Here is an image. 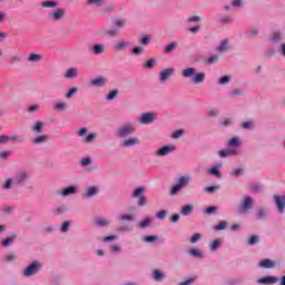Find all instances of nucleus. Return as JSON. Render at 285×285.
<instances>
[{"mask_svg": "<svg viewBox=\"0 0 285 285\" xmlns=\"http://www.w3.org/2000/svg\"><path fill=\"white\" fill-rule=\"evenodd\" d=\"M31 141L36 145L46 144V141H48V135H40L37 138H33Z\"/></svg>", "mask_w": 285, "mask_h": 285, "instance_id": "obj_19", "label": "nucleus"}, {"mask_svg": "<svg viewBox=\"0 0 285 285\" xmlns=\"http://www.w3.org/2000/svg\"><path fill=\"white\" fill-rule=\"evenodd\" d=\"M41 268V263L35 261L31 265H29L22 273L24 277H31V275L37 274V271Z\"/></svg>", "mask_w": 285, "mask_h": 285, "instance_id": "obj_4", "label": "nucleus"}, {"mask_svg": "<svg viewBox=\"0 0 285 285\" xmlns=\"http://www.w3.org/2000/svg\"><path fill=\"white\" fill-rule=\"evenodd\" d=\"M277 282H279V279L275 276H265L258 279V284H266V285L277 284Z\"/></svg>", "mask_w": 285, "mask_h": 285, "instance_id": "obj_8", "label": "nucleus"}, {"mask_svg": "<svg viewBox=\"0 0 285 285\" xmlns=\"http://www.w3.org/2000/svg\"><path fill=\"white\" fill-rule=\"evenodd\" d=\"M145 193L146 188L144 187H139L134 191L132 197L138 198V206H146V196H144Z\"/></svg>", "mask_w": 285, "mask_h": 285, "instance_id": "obj_5", "label": "nucleus"}, {"mask_svg": "<svg viewBox=\"0 0 285 285\" xmlns=\"http://www.w3.org/2000/svg\"><path fill=\"white\" fill-rule=\"evenodd\" d=\"M106 0H87L89 6H96L97 8H101Z\"/></svg>", "mask_w": 285, "mask_h": 285, "instance_id": "obj_30", "label": "nucleus"}, {"mask_svg": "<svg viewBox=\"0 0 285 285\" xmlns=\"http://www.w3.org/2000/svg\"><path fill=\"white\" fill-rule=\"evenodd\" d=\"M107 81L108 80L106 78H104V77H97V78L90 80V86H95L97 88H101V86H106Z\"/></svg>", "mask_w": 285, "mask_h": 285, "instance_id": "obj_11", "label": "nucleus"}, {"mask_svg": "<svg viewBox=\"0 0 285 285\" xmlns=\"http://www.w3.org/2000/svg\"><path fill=\"white\" fill-rule=\"evenodd\" d=\"M218 83H220L222 86H226V83H230V77L224 76V77L219 78Z\"/></svg>", "mask_w": 285, "mask_h": 285, "instance_id": "obj_40", "label": "nucleus"}, {"mask_svg": "<svg viewBox=\"0 0 285 285\" xmlns=\"http://www.w3.org/2000/svg\"><path fill=\"white\" fill-rule=\"evenodd\" d=\"M233 21V18L225 16L220 19V23H223V26H226L227 23H230Z\"/></svg>", "mask_w": 285, "mask_h": 285, "instance_id": "obj_54", "label": "nucleus"}, {"mask_svg": "<svg viewBox=\"0 0 285 285\" xmlns=\"http://www.w3.org/2000/svg\"><path fill=\"white\" fill-rule=\"evenodd\" d=\"M202 239V234L196 233L190 237V244H197L198 240Z\"/></svg>", "mask_w": 285, "mask_h": 285, "instance_id": "obj_39", "label": "nucleus"}, {"mask_svg": "<svg viewBox=\"0 0 285 285\" xmlns=\"http://www.w3.org/2000/svg\"><path fill=\"white\" fill-rule=\"evenodd\" d=\"M79 92V88L73 87L66 94V99H71L72 96L77 95Z\"/></svg>", "mask_w": 285, "mask_h": 285, "instance_id": "obj_35", "label": "nucleus"}, {"mask_svg": "<svg viewBox=\"0 0 285 285\" xmlns=\"http://www.w3.org/2000/svg\"><path fill=\"white\" fill-rule=\"evenodd\" d=\"M2 188H3L4 190H10V188H12V178H8V179L6 180V183L3 184Z\"/></svg>", "mask_w": 285, "mask_h": 285, "instance_id": "obj_43", "label": "nucleus"}, {"mask_svg": "<svg viewBox=\"0 0 285 285\" xmlns=\"http://www.w3.org/2000/svg\"><path fill=\"white\" fill-rule=\"evenodd\" d=\"M63 17H66V9H63V8H58L48 13V19L50 21H61V19H63Z\"/></svg>", "mask_w": 285, "mask_h": 285, "instance_id": "obj_3", "label": "nucleus"}, {"mask_svg": "<svg viewBox=\"0 0 285 285\" xmlns=\"http://www.w3.org/2000/svg\"><path fill=\"white\" fill-rule=\"evenodd\" d=\"M116 26L117 28H124V26H126V20H116Z\"/></svg>", "mask_w": 285, "mask_h": 285, "instance_id": "obj_63", "label": "nucleus"}, {"mask_svg": "<svg viewBox=\"0 0 285 285\" xmlns=\"http://www.w3.org/2000/svg\"><path fill=\"white\" fill-rule=\"evenodd\" d=\"M266 215H267V212H266V210H264L263 208L258 209V212H257V217H258L259 219H266Z\"/></svg>", "mask_w": 285, "mask_h": 285, "instance_id": "obj_50", "label": "nucleus"}, {"mask_svg": "<svg viewBox=\"0 0 285 285\" xmlns=\"http://www.w3.org/2000/svg\"><path fill=\"white\" fill-rule=\"evenodd\" d=\"M257 242H259V236H250L249 239H248V244L249 246H255V244H257Z\"/></svg>", "mask_w": 285, "mask_h": 285, "instance_id": "obj_42", "label": "nucleus"}, {"mask_svg": "<svg viewBox=\"0 0 285 285\" xmlns=\"http://www.w3.org/2000/svg\"><path fill=\"white\" fill-rule=\"evenodd\" d=\"M30 177V173L20 170L17 175L18 184H24V181Z\"/></svg>", "mask_w": 285, "mask_h": 285, "instance_id": "obj_13", "label": "nucleus"}, {"mask_svg": "<svg viewBox=\"0 0 285 285\" xmlns=\"http://www.w3.org/2000/svg\"><path fill=\"white\" fill-rule=\"evenodd\" d=\"M121 146L125 148H130V146H139V138H129L127 140H124Z\"/></svg>", "mask_w": 285, "mask_h": 285, "instance_id": "obj_15", "label": "nucleus"}, {"mask_svg": "<svg viewBox=\"0 0 285 285\" xmlns=\"http://www.w3.org/2000/svg\"><path fill=\"white\" fill-rule=\"evenodd\" d=\"M97 139L96 134H89L87 137H85L83 141L85 144H92Z\"/></svg>", "mask_w": 285, "mask_h": 285, "instance_id": "obj_34", "label": "nucleus"}, {"mask_svg": "<svg viewBox=\"0 0 285 285\" xmlns=\"http://www.w3.org/2000/svg\"><path fill=\"white\" fill-rule=\"evenodd\" d=\"M234 177H239L242 175H244V169L238 168L233 173Z\"/></svg>", "mask_w": 285, "mask_h": 285, "instance_id": "obj_64", "label": "nucleus"}, {"mask_svg": "<svg viewBox=\"0 0 285 285\" xmlns=\"http://www.w3.org/2000/svg\"><path fill=\"white\" fill-rule=\"evenodd\" d=\"M140 43L142 46H148L150 43V36H145L141 38Z\"/></svg>", "mask_w": 285, "mask_h": 285, "instance_id": "obj_56", "label": "nucleus"}, {"mask_svg": "<svg viewBox=\"0 0 285 285\" xmlns=\"http://www.w3.org/2000/svg\"><path fill=\"white\" fill-rule=\"evenodd\" d=\"M193 210H195V206L186 205L180 209V215L188 217L189 215H193Z\"/></svg>", "mask_w": 285, "mask_h": 285, "instance_id": "obj_16", "label": "nucleus"}, {"mask_svg": "<svg viewBox=\"0 0 285 285\" xmlns=\"http://www.w3.org/2000/svg\"><path fill=\"white\" fill-rule=\"evenodd\" d=\"M119 219L121 222H132V219H135V216H132V215H122V216L119 217Z\"/></svg>", "mask_w": 285, "mask_h": 285, "instance_id": "obj_46", "label": "nucleus"}, {"mask_svg": "<svg viewBox=\"0 0 285 285\" xmlns=\"http://www.w3.org/2000/svg\"><path fill=\"white\" fill-rule=\"evenodd\" d=\"M175 48H177V42H170L169 45H167L165 47L164 53L169 55V52H173V50H175Z\"/></svg>", "mask_w": 285, "mask_h": 285, "instance_id": "obj_28", "label": "nucleus"}, {"mask_svg": "<svg viewBox=\"0 0 285 285\" xmlns=\"http://www.w3.org/2000/svg\"><path fill=\"white\" fill-rule=\"evenodd\" d=\"M175 150V146H164L161 147L156 155L158 157H166V155H168L169 153H173Z\"/></svg>", "mask_w": 285, "mask_h": 285, "instance_id": "obj_10", "label": "nucleus"}, {"mask_svg": "<svg viewBox=\"0 0 285 285\" xmlns=\"http://www.w3.org/2000/svg\"><path fill=\"white\" fill-rule=\"evenodd\" d=\"M175 73V69L167 68L164 69L159 75V81L164 82L168 79V77L173 76Z\"/></svg>", "mask_w": 285, "mask_h": 285, "instance_id": "obj_9", "label": "nucleus"}, {"mask_svg": "<svg viewBox=\"0 0 285 285\" xmlns=\"http://www.w3.org/2000/svg\"><path fill=\"white\" fill-rule=\"evenodd\" d=\"M275 204L278 208L279 213H284L285 208V196L275 195L274 196Z\"/></svg>", "mask_w": 285, "mask_h": 285, "instance_id": "obj_7", "label": "nucleus"}, {"mask_svg": "<svg viewBox=\"0 0 285 285\" xmlns=\"http://www.w3.org/2000/svg\"><path fill=\"white\" fill-rule=\"evenodd\" d=\"M131 52H132L134 55H142V53H144V48H141V47H134V48L131 49Z\"/></svg>", "mask_w": 285, "mask_h": 285, "instance_id": "obj_53", "label": "nucleus"}, {"mask_svg": "<svg viewBox=\"0 0 285 285\" xmlns=\"http://www.w3.org/2000/svg\"><path fill=\"white\" fill-rule=\"evenodd\" d=\"M117 95H119V90L115 89V90L110 91L108 94V96L106 97L107 101H112V99H115L117 97Z\"/></svg>", "mask_w": 285, "mask_h": 285, "instance_id": "obj_36", "label": "nucleus"}, {"mask_svg": "<svg viewBox=\"0 0 285 285\" xmlns=\"http://www.w3.org/2000/svg\"><path fill=\"white\" fill-rule=\"evenodd\" d=\"M158 237L157 236H145L144 242L149 244L150 242H157Z\"/></svg>", "mask_w": 285, "mask_h": 285, "instance_id": "obj_57", "label": "nucleus"}, {"mask_svg": "<svg viewBox=\"0 0 285 285\" xmlns=\"http://www.w3.org/2000/svg\"><path fill=\"white\" fill-rule=\"evenodd\" d=\"M213 213H217V207L210 206L205 209V215H213Z\"/></svg>", "mask_w": 285, "mask_h": 285, "instance_id": "obj_49", "label": "nucleus"}, {"mask_svg": "<svg viewBox=\"0 0 285 285\" xmlns=\"http://www.w3.org/2000/svg\"><path fill=\"white\" fill-rule=\"evenodd\" d=\"M226 226H228V223H226V220H222L215 226V230H226Z\"/></svg>", "mask_w": 285, "mask_h": 285, "instance_id": "obj_38", "label": "nucleus"}, {"mask_svg": "<svg viewBox=\"0 0 285 285\" xmlns=\"http://www.w3.org/2000/svg\"><path fill=\"white\" fill-rule=\"evenodd\" d=\"M137 128L135 127V124L128 122L122 125L120 128L117 129L118 137H128L129 135H132Z\"/></svg>", "mask_w": 285, "mask_h": 285, "instance_id": "obj_2", "label": "nucleus"}, {"mask_svg": "<svg viewBox=\"0 0 285 285\" xmlns=\"http://www.w3.org/2000/svg\"><path fill=\"white\" fill-rule=\"evenodd\" d=\"M97 193H99V189L97 187H89L87 189V191L85 193V197H87V198L95 197V195H97Z\"/></svg>", "mask_w": 285, "mask_h": 285, "instance_id": "obj_24", "label": "nucleus"}, {"mask_svg": "<svg viewBox=\"0 0 285 285\" xmlns=\"http://www.w3.org/2000/svg\"><path fill=\"white\" fill-rule=\"evenodd\" d=\"M70 228V222H65L61 226L62 233H68V229Z\"/></svg>", "mask_w": 285, "mask_h": 285, "instance_id": "obj_59", "label": "nucleus"}, {"mask_svg": "<svg viewBox=\"0 0 285 285\" xmlns=\"http://www.w3.org/2000/svg\"><path fill=\"white\" fill-rule=\"evenodd\" d=\"M243 208L244 210H248L253 208V198L250 196L245 197L244 203H243Z\"/></svg>", "mask_w": 285, "mask_h": 285, "instance_id": "obj_22", "label": "nucleus"}, {"mask_svg": "<svg viewBox=\"0 0 285 285\" xmlns=\"http://www.w3.org/2000/svg\"><path fill=\"white\" fill-rule=\"evenodd\" d=\"M181 188H184V187H180L179 184L177 183L176 185H174L171 187L170 195H177L179 193V190H181Z\"/></svg>", "mask_w": 285, "mask_h": 285, "instance_id": "obj_41", "label": "nucleus"}, {"mask_svg": "<svg viewBox=\"0 0 285 285\" xmlns=\"http://www.w3.org/2000/svg\"><path fill=\"white\" fill-rule=\"evenodd\" d=\"M42 8H57L59 6V2L57 1H43L41 2Z\"/></svg>", "mask_w": 285, "mask_h": 285, "instance_id": "obj_29", "label": "nucleus"}, {"mask_svg": "<svg viewBox=\"0 0 285 285\" xmlns=\"http://www.w3.org/2000/svg\"><path fill=\"white\" fill-rule=\"evenodd\" d=\"M14 239H17V234H12L11 236H9L4 240H2V246L4 248H8V246H10V244H12V242H14Z\"/></svg>", "mask_w": 285, "mask_h": 285, "instance_id": "obj_21", "label": "nucleus"}, {"mask_svg": "<svg viewBox=\"0 0 285 285\" xmlns=\"http://www.w3.org/2000/svg\"><path fill=\"white\" fill-rule=\"evenodd\" d=\"M209 175H214L215 177H222V171L219 170V167H213L209 169Z\"/></svg>", "mask_w": 285, "mask_h": 285, "instance_id": "obj_33", "label": "nucleus"}, {"mask_svg": "<svg viewBox=\"0 0 285 285\" xmlns=\"http://www.w3.org/2000/svg\"><path fill=\"white\" fill-rule=\"evenodd\" d=\"M128 46H129L128 42H126V41H120V42L117 43L116 50H119V51L126 50V48H128Z\"/></svg>", "mask_w": 285, "mask_h": 285, "instance_id": "obj_37", "label": "nucleus"}, {"mask_svg": "<svg viewBox=\"0 0 285 285\" xmlns=\"http://www.w3.org/2000/svg\"><path fill=\"white\" fill-rule=\"evenodd\" d=\"M155 121V114L153 112H145L139 118V124L148 126V124H153Z\"/></svg>", "mask_w": 285, "mask_h": 285, "instance_id": "obj_6", "label": "nucleus"}, {"mask_svg": "<svg viewBox=\"0 0 285 285\" xmlns=\"http://www.w3.org/2000/svg\"><path fill=\"white\" fill-rule=\"evenodd\" d=\"M43 122L38 121L32 128V132H36V135H41V130L43 129Z\"/></svg>", "mask_w": 285, "mask_h": 285, "instance_id": "obj_25", "label": "nucleus"}, {"mask_svg": "<svg viewBox=\"0 0 285 285\" xmlns=\"http://www.w3.org/2000/svg\"><path fill=\"white\" fill-rule=\"evenodd\" d=\"M167 215H168V212L160 210V212L157 213V219L164 220V219H166Z\"/></svg>", "mask_w": 285, "mask_h": 285, "instance_id": "obj_48", "label": "nucleus"}, {"mask_svg": "<svg viewBox=\"0 0 285 285\" xmlns=\"http://www.w3.org/2000/svg\"><path fill=\"white\" fill-rule=\"evenodd\" d=\"M102 10H104V12H114L115 11V3L107 4Z\"/></svg>", "mask_w": 285, "mask_h": 285, "instance_id": "obj_51", "label": "nucleus"}, {"mask_svg": "<svg viewBox=\"0 0 285 285\" xmlns=\"http://www.w3.org/2000/svg\"><path fill=\"white\" fill-rule=\"evenodd\" d=\"M189 255H193V257H202V252L197 248L189 249Z\"/></svg>", "mask_w": 285, "mask_h": 285, "instance_id": "obj_45", "label": "nucleus"}, {"mask_svg": "<svg viewBox=\"0 0 285 285\" xmlns=\"http://www.w3.org/2000/svg\"><path fill=\"white\" fill-rule=\"evenodd\" d=\"M106 51V47L104 45H94L89 52H92L94 55H102V52Z\"/></svg>", "mask_w": 285, "mask_h": 285, "instance_id": "obj_14", "label": "nucleus"}, {"mask_svg": "<svg viewBox=\"0 0 285 285\" xmlns=\"http://www.w3.org/2000/svg\"><path fill=\"white\" fill-rule=\"evenodd\" d=\"M95 224H96V226H101V227L110 226V222L108 219H106V218H102V217L96 218L95 219Z\"/></svg>", "mask_w": 285, "mask_h": 285, "instance_id": "obj_20", "label": "nucleus"}, {"mask_svg": "<svg viewBox=\"0 0 285 285\" xmlns=\"http://www.w3.org/2000/svg\"><path fill=\"white\" fill-rule=\"evenodd\" d=\"M66 108H68V104L66 102H59L56 105L57 110H66Z\"/></svg>", "mask_w": 285, "mask_h": 285, "instance_id": "obj_58", "label": "nucleus"}, {"mask_svg": "<svg viewBox=\"0 0 285 285\" xmlns=\"http://www.w3.org/2000/svg\"><path fill=\"white\" fill-rule=\"evenodd\" d=\"M77 75V69L76 68H70L66 73L65 77L66 79H72Z\"/></svg>", "mask_w": 285, "mask_h": 285, "instance_id": "obj_31", "label": "nucleus"}, {"mask_svg": "<svg viewBox=\"0 0 285 285\" xmlns=\"http://www.w3.org/2000/svg\"><path fill=\"white\" fill-rule=\"evenodd\" d=\"M219 157H230V155H237L235 149H224L218 153Z\"/></svg>", "mask_w": 285, "mask_h": 285, "instance_id": "obj_23", "label": "nucleus"}, {"mask_svg": "<svg viewBox=\"0 0 285 285\" xmlns=\"http://www.w3.org/2000/svg\"><path fill=\"white\" fill-rule=\"evenodd\" d=\"M228 39L223 40L218 47V52H226L228 50Z\"/></svg>", "mask_w": 285, "mask_h": 285, "instance_id": "obj_27", "label": "nucleus"}, {"mask_svg": "<svg viewBox=\"0 0 285 285\" xmlns=\"http://www.w3.org/2000/svg\"><path fill=\"white\" fill-rule=\"evenodd\" d=\"M148 226H150V218H147V219L141 220V222L139 223V227H140V228H146V227H148Z\"/></svg>", "mask_w": 285, "mask_h": 285, "instance_id": "obj_52", "label": "nucleus"}, {"mask_svg": "<svg viewBox=\"0 0 285 285\" xmlns=\"http://www.w3.org/2000/svg\"><path fill=\"white\" fill-rule=\"evenodd\" d=\"M75 193H77V186H69L65 189H62L59 195H61L62 197H68L70 195H75Z\"/></svg>", "mask_w": 285, "mask_h": 285, "instance_id": "obj_12", "label": "nucleus"}, {"mask_svg": "<svg viewBox=\"0 0 285 285\" xmlns=\"http://www.w3.org/2000/svg\"><path fill=\"white\" fill-rule=\"evenodd\" d=\"M154 279L156 282H161L164 279V274L159 269L154 271Z\"/></svg>", "mask_w": 285, "mask_h": 285, "instance_id": "obj_32", "label": "nucleus"}, {"mask_svg": "<svg viewBox=\"0 0 285 285\" xmlns=\"http://www.w3.org/2000/svg\"><path fill=\"white\" fill-rule=\"evenodd\" d=\"M232 6L233 8H242L244 6V0H233Z\"/></svg>", "mask_w": 285, "mask_h": 285, "instance_id": "obj_47", "label": "nucleus"}, {"mask_svg": "<svg viewBox=\"0 0 285 285\" xmlns=\"http://www.w3.org/2000/svg\"><path fill=\"white\" fill-rule=\"evenodd\" d=\"M29 60H30V61H33V62L41 61V55L31 53V55L29 56Z\"/></svg>", "mask_w": 285, "mask_h": 285, "instance_id": "obj_44", "label": "nucleus"}, {"mask_svg": "<svg viewBox=\"0 0 285 285\" xmlns=\"http://www.w3.org/2000/svg\"><path fill=\"white\" fill-rule=\"evenodd\" d=\"M155 63H156L155 59H149V60H147V62L145 63V67H146V68H154V67H155Z\"/></svg>", "mask_w": 285, "mask_h": 285, "instance_id": "obj_61", "label": "nucleus"}, {"mask_svg": "<svg viewBox=\"0 0 285 285\" xmlns=\"http://www.w3.org/2000/svg\"><path fill=\"white\" fill-rule=\"evenodd\" d=\"M228 146H229V148H237V147L242 146V142H239V138L235 137L228 141Z\"/></svg>", "mask_w": 285, "mask_h": 285, "instance_id": "obj_26", "label": "nucleus"}, {"mask_svg": "<svg viewBox=\"0 0 285 285\" xmlns=\"http://www.w3.org/2000/svg\"><path fill=\"white\" fill-rule=\"evenodd\" d=\"M199 21H202V18L199 16H193V17L188 18L189 23H197Z\"/></svg>", "mask_w": 285, "mask_h": 285, "instance_id": "obj_55", "label": "nucleus"}, {"mask_svg": "<svg viewBox=\"0 0 285 285\" xmlns=\"http://www.w3.org/2000/svg\"><path fill=\"white\" fill-rule=\"evenodd\" d=\"M10 141V137L7 135H0V144H8Z\"/></svg>", "mask_w": 285, "mask_h": 285, "instance_id": "obj_60", "label": "nucleus"}, {"mask_svg": "<svg viewBox=\"0 0 285 285\" xmlns=\"http://www.w3.org/2000/svg\"><path fill=\"white\" fill-rule=\"evenodd\" d=\"M261 268H275V262L266 258L259 263Z\"/></svg>", "mask_w": 285, "mask_h": 285, "instance_id": "obj_18", "label": "nucleus"}, {"mask_svg": "<svg viewBox=\"0 0 285 285\" xmlns=\"http://www.w3.org/2000/svg\"><path fill=\"white\" fill-rule=\"evenodd\" d=\"M206 193H215V190H219V186H209L206 187Z\"/></svg>", "mask_w": 285, "mask_h": 285, "instance_id": "obj_62", "label": "nucleus"}, {"mask_svg": "<svg viewBox=\"0 0 285 285\" xmlns=\"http://www.w3.org/2000/svg\"><path fill=\"white\" fill-rule=\"evenodd\" d=\"M177 184L180 188L188 186V184H190V176L186 175V176L179 177Z\"/></svg>", "mask_w": 285, "mask_h": 285, "instance_id": "obj_17", "label": "nucleus"}, {"mask_svg": "<svg viewBox=\"0 0 285 285\" xmlns=\"http://www.w3.org/2000/svg\"><path fill=\"white\" fill-rule=\"evenodd\" d=\"M181 77H184L185 79L193 78L191 79L193 83H204L206 79V73L204 72L197 73V69L189 67V68L183 69Z\"/></svg>", "mask_w": 285, "mask_h": 285, "instance_id": "obj_1", "label": "nucleus"}]
</instances>
